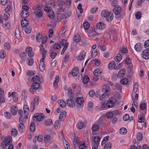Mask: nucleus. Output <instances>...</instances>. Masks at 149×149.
I'll list each match as a JSON object with an SVG mask.
<instances>
[{
  "label": "nucleus",
  "mask_w": 149,
  "mask_h": 149,
  "mask_svg": "<svg viewBox=\"0 0 149 149\" xmlns=\"http://www.w3.org/2000/svg\"><path fill=\"white\" fill-rule=\"evenodd\" d=\"M86 53L84 51H82L80 53V55L78 56L77 58L78 60H82L85 57Z\"/></svg>",
  "instance_id": "obj_16"
},
{
  "label": "nucleus",
  "mask_w": 149,
  "mask_h": 149,
  "mask_svg": "<svg viewBox=\"0 0 149 149\" xmlns=\"http://www.w3.org/2000/svg\"><path fill=\"white\" fill-rule=\"evenodd\" d=\"M58 104L62 108L65 107L66 106V102L62 100H58Z\"/></svg>",
  "instance_id": "obj_24"
},
{
  "label": "nucleus",
  "mask_w": 149,
  "mask_h": 149,
  "mask_svg": "<svg viewBox=\"0 0 149 149\" xmlns=\"http://www.w3.org/2000/svg\"><path fill=\"white\" fill-rule=\"evenodd\" d=\"M113 11L115 15L118 16L117 17L118 18L120 17V15L121 11V9L120 7L116 6L114 7Z\"/></svg>",
  "instance_id": "obj_5"
},
{
  "label": "nucleus",
  "mask_w": 149,
  "mask_h": 149,
  "mask_svg": "<svg viewBox=\"0 0 149 149\" xmlns=\"http://www.w3.org/2000/svg\"><path fill=\"white\" fill-rule=\"evenodd\" d=\"M44 117V115L42 113H36L34 115L33 119L35 120V119L38 121H40L42 120Z\"/></svg>",
  "instance_id": "obj_4"
},
{
  "label": "nucleus",
  "mask_w": 149,
  "mask_h": 149,
  "mask_svg": "<svg viewBox=\"0 0 149 149\" xmlns=\"http://www.w3.org/2000/svg\"><path fill=\"white\" fill-rule=\"evenodd\" d=\"M115 66V63L114 61H111L108 65V68L110 70L112 69Z\"/></svg>",
  "instance_id": "obj_21"
},
{
  "label": "nucleus",
  "mask_w": 149,
  "mask_h": 149,
  "mask_svg": "<svg viewBox=\"0 0 149 149\" xmlns=\"http://www.w3.org/2000/svg\"><path fill=\"white\" fill-rule=\"evenodd\" d=\"M119 132L121 134L124 135L127 133V130L125 128L122 127L120 129Z\"/></svg>",
  "instance_id": "obj_38"
},
{
  "label": "nucleus",
  "mask_w": 149,
  "mask_h": 149,
  "mask_svg": "<svg viewBox=\"0 0 149 149\" xmlns=\"http://www.w3.org/2000/svg\"><path fill=\"white\" fill-rule=\"evenodd\" d=\"M12 137L10 136H8L7 138L2 141L1 143V146L2 149H6V147L9 146L10 143L12 142Z\"/></svg>",
  "instance_id": "obj_2"
},
{
  "label": "nucleus",
  "mask_w": 149,
  "mask_h": 149,
  "mask_svg": "<svg viewBox=\"0 0 149 149\" xmlns=\"http://www.w3.org/2000/svg\"><path fill=\"white\" fill-rule=\"evenodd\" d=\"M39 69L40 71L43 72L45 69L44 63H40L39 65Z\"/></svg>",
  "instance_id": "obj_44"
},
{
  "label": "nucleus",
  "mask_w": 149,
  "mask_h": 149,
  "mask_svg": "<svg viewBox=\"0 0 149 149\" xmlns=\"http://www.w3.org/2000/svg\"><path fill=\"white\" fill-rule=\"evenodd\" d=\"M126 72V70L125 69H121L118 72V76L119 77L123 76L125 74Z\"/></svg>",
  "instance_id": "obj_25"
},
{
  "label": "nucleus",
  "mask_w": 149,
  "mask_h": 149,
  "mask_svg": "<svg viewBox=\"0 0 149 149\" xmlns=\"http://www.w3.org/2000/svg\"><path fill=\"white\" fill-rule=\"evenodd\" d=\"M31 31V28L29 26L26 27L24 29V31L26 33H30Z\"/></svg>",
  "instance_id": "obj_53"
},
{
  "label": "nucleus",
  "mask_w": 149,
  "mask_h": 149,
  "mask_svg": "<svg viewBox=\"0 0 149 149\" xmlns=\"http://www.w3.org/2000/svg\"><path fill=\"white\" fill-rule=\"evenodd\" d=\"M141 13L140 11H138L135 14V17L136 19H139L141 18Z\"/></svg>",
  "instance_id": "obj_54"
},
{
  "label": "nucleus",
  "mask_w": 149,
  "mask_h": 149,
  "mask_svg": "<svg viewBox=\"0 0 149 149\" xmlns=\"http://www.w3.org/2000/svg\"><path fill=\"white\" fill-rule=\"evenodd\" d=\"M35 129V125L33 123H31L30 126V130L31 132H34Z\"/></svg>",
  "instance_id": "obj_43"
},
{
  "label": "nucleus",
  "mask_w": 149,
  "mask_h": 149,
  "mask_svg": "<svg viewBox=\"0 0 149 149\" xmlns=\"http://www.w3.org/2000/svg\"><path fill=\"white\" fill-rule=\"evenodd\" d=\"M23 109L25 116L26 117V119H27V114L29 112V106L27 105H25L24 106Z\"/></svg>",
  "instance_id": "obj_12"
},
{
  "label": "nucleus",
  "mask_w": 149,
  "mask_h": 149,
  "mask_svg": "<svg viewBox=\"0 0 149 149\" xmlns=\"http://www.w3.org/2000/svg\"><path fill=\"white\" fill-rule=\"evenodd\" d=\"M100 138L98 136H96L94 138L93 141L97 145L99 143Z\"/></svg>",
  "instance_id": "obj_32"
},
{
  "label": "nucleus",
  "mask_w": 149,
  "mask_h": 149,
  "mask_svg": "<svg viewBox=\"0 0 149 149\" xmlns=\"http://www.w3.org/2000/svg\"><path fill=\"white\" fill-rule=\"evenodd\" d=\"M28 24V20L26 19H23L21 21V26L23 27H25L26 26H27Z\"/></svg>",
  "instance_id": "obj_14"
},
{
  "label": "nucleus",
  "mask_w": 149,
  "mask_h": 149,
  "mask_svg": "<svg viewBox=\"0 0 149 149\" xmlns=\"http://www.w3.org/2000/svg\"><path fill=\"white\" fill-rule=\"evenodd\" d=\"M11 134L12 136H16L17 134V130L15 128H13L11 131Z\"/></svg>",
  "instance_id": "obj_35"
},
{
  "label": "nucleus",
  "mask_w": 149,
  "mask_h": 149,
  "mask_svg": "<svg viewBox=\"0 0 149 149\" xmlns=\"http://www.w3.org/2000/svg\"><path fill=\"white\" fill-rule=\"evenodd\" d=\"M138 83L137 82H135L134 84V89L132 94V96H133V94L134 95L138 91Z\"/></svg>",
  "instance_id": "obj_26"
},
{
  "label": "nucleus",
  "mask_w": 149,
  "mask_h": 149,
  "mask_svg": "<svg viewBox=\"0 0 149 149\" xmlns=\"http://www.w3.org/2000/svg\"><path fill=\"white\" fill-rule=\"evenodd\" d=\"M18 109L15 106H13L11 108V112L13 115H15L17 112Z\"/></svg>",
  "instance_id": "obj_20"
},
{
  "label": "nucleus",
  "mask_w": 149,
  "mask_h": 149,
  "mask_svg": "<svg viewBox=\"0 0 149 149\" xmlns=\"http://www.w3.org/2000/svg\"><path fill=\"white\" fill-rule=\"evenodd\" d=\"M105 116L107 118L110 119L113 117L114 114L112 112L110 111L107 112L106 113Z\"/></svg>",
  "instance_id": "obj_29"
},
{
  "label": "nucleus",
  "mask_w": 149,
  "mask_h": 149,
  "mask_svg": "<svg viewBox=\"0 0 149 149\" xmlns=\"http://www.w3.org/2000/svg\"><path fill=\"white\" fill-rule=\"evenodd\" d=\"M6 55V52L4 50L1 51L0 53V57L2 59H4Z\"/></svg>",
  "instance_id": "obj_50"
},
{
  "label": "nucleus",
  "mask_w": 149,
  "mask_h": 149,
  "mask_svg": "<svg viewBox=\"0 0 149 149\" xmlns=\"http://www.w3.org/2000/svg\"><path fill=\"white\" fill-rule=\"evenodd\" d=\"M83 25L84 29L86 30L88 29L89 28L90 25L87 22H85L84 23Z\"/></svg>",
  "instance_id": "obj_45"
},
{
  "label": "nucleus",
  "mask_w": 149,
  "mask_h": 149,
  "mask_svg": "<svg viewBox=\"0 0 149 149\" xmlns=\"http://www.w3.org/2000/svg\"><path fill=\"white\" fill-rule=\"evenodd\" d=\"M42 38V36L41 34L38 33L36 36V40L38 42H40Z\"/></svg>",
  "instance_id": "obj_33"
},
{
  "label": "nucleus",
  "mask_w": 149,
  "mask_h": 149,
  "mask_svg": "<svg viewBox=\"0 0 149 149\" xmlns=\"http://www.w3.org/2000/svg\"><path fill=\"white\" fill-rule=\"evenodd\" d=\"M84 126V123L82 122H79L78 123L77 127L79 130H81L82 129Z\"/></svg>",
  "instance_id": "obj_49"
},
{
  "label": "nucleus",
  "mask_w": 149,
  "mask_h": 149,
  "mask_svg": "<svg viewBox=\"0 0 149 149\" xmlns=\"http://www.w3.org/2000/svg\"><path fill=\"white\" fill-rule=\"evenodd\" d=\"M142 47L141 45V44L139 43H137L134 46V49L135 50L138 52H140L141 51Z\"/></svg>",
  "instance_id": "obj_17"
},
{
  "label": "nucleus",
  "mask_w": 149,
  "mask_h": 149,
  "mask_svg": "<svg viewBox=\"0 0 149 149\" xmlns=\"http://www.w3.org/2000/svg\"><path fill=\"white\" fill-rule=\"evenodd\" d=\"M4 92L3 91L0 92V102L2 103L4 102L5 101V99L3 97V94Z\"/></svg>",
  "instance_id": "obj_39"
},
{
  "label": "nucleus",
  "mask_w": 149,
  "mask_h": 149,
  "mask_svg": "<svg viewBox=\"0 0 149 149\" xmlns=\"http://www.w3.org/2000/svg\"><path fill=\"white\" fill-rule=\"evenodd\" d=\"M53 136L50 134L45 135L44 137V140L45 143L49 141L52 138Z\"/></svg>",
  "instance_id": "obj_18"
},
{
  "label": "nucleus",
  "mask_w": 149,
  "mask_h": 149,
  "mask_svg": "<svg viewBox=\"0 0 149 149\" xmlns=\"http://www.w3.org/2000/svg\"><path fill=\"white\" fill-rule=\"evenodd\" d=\"M79 149H86L85 144L84 143L83 144H80L79 146Z\"/></svg>",
  "instance_id": "obj_64"
},
{
  "label": "nucleus",
  "mask_w": 149,
  "mask_h": 149,
  "mask_svg": "<svg viewBox=\"0 0 149 149\" xmlns=\"http://www.w3.org/2000/svg\"><path fill=\"white\" fill-rule=\"evenodd\" d=\"M29 15V12L26 10H22L21 13V16L23 18H26Z\"/></svg>",
  "instance_id": "obj_15"
},
{
  "label": "nucleus",
  "mask_w": 149,
  "mask_h": 149,
  "mask_svg": "<svg viewBox=\"0 0 149 149\" xmlns=\"http://www.w3.org/2000/svg\"><path fill=\"white\" fill-rule=\"evenodd\" d=\"M142 57L145 59L149 58V50L147 49L144 50L142 52Z\"/></svg>",
  "instance_id": "obj_7"
},
{
  "label": "nucleus",
  "mask_w": 149,
  "mask_h": 149,
  "mask_svg": "<svg viewBox=\"0 0 149 149\" xmlns=\"http://www.w3.org/2000/svg\"><path fill=\"white\" fill-rule=\"evenodd\" d=\"M9 14L8 12L6 13L4 15L3 19L6 21L8 20Z\"/></svg>",
  "instance_id": "obj_59"
},
{
  "label": "nucleus",
  "mask_w": 149,
  "mask_h": 149,
  "mask_svg": "<svg viewBox=\"0 0 149 149\" xmlns=\"http://www.w3.org/2000/svg\"><path fill=\"white\" fill-rule=\"evenodd\" d=\"M89 78L87 76H84L82 79V81L84 84H87L89 81Z\"/></svg>",
  "instance_id": "obj_40"
},
{
  "label": "nucleus",
  "mask_w": 149,
  "mask_h": 149,
  "mask_svg": "<svg viewBox=\"0 0 149 149\" xmlns=\"http://www.w3.org/2000/svg\"><path fill=\"white\" fill-rule=\"evenodd\" d=\"M34 13L35 15V16L36 17H41L42 15V11L41 10Z\"/></svg>",
  "instance_id": "obj_46"
},
{
  "label": "nucleus",
  "mask_w": 149,
  "mask_h": 149,
  "mask_svg": "<svg viewBox=\"0 0 149 149\" xmlns=\"http://www.w3.org/2000/svg\"><path fill=\"white\" fill-rule=\"evenodd\" d=\"M10 47V44L8 42L5 43L4 45V48L6 50H8L9 49Z\"/></svg>",
  "instance_id": "obj_58"
},
{
  "label": "nucleus",
  "mask_w": 149,
  "mask_h": 149,
  "mask_svg": "<svg viewBox=\"0 0 149 149\" xmlns=\"http://www.w3.org/2000/svg\"><path fill=\"white\" fill-rule=\"evenodd\" d=\"M28 62L27 63L29 65L31 66L32 65L33 63V59L32 58H30L29 59H28Z\"/></svg>",
  "instance_id": "obj_62"
},
{
  "label": "nucleus",
  "mask_w": 149,
  "mask_h": 149,
  "mask_svg": "<svg viewBox=\"0 0 149 149\" xmlns=\"http://www.w3.org/2000/svg\"><path fill=\"white\" fill-rule=\"evenodd\" d=\"M115 103L114 102L111 100H109L106 103L107 107L109 108L113 107Z\"/></svg>",
  "instance_id": "obj_19"
},
{
  "label": "nucleus",
  "mask_w": 149,
  "mask_h": 149,
  "mask_svg": "<svg viewBox=\"0 0 149 149\" xmlns=\"http://www.w3.org/2000/svg\"><path fill=\"white\" fill-rule=\"evenodd\" d=\"M67 105L70 107H73L75 106V103L73 99H68L66 101Z\"/></svg>",
  "instance_id": "obj_8"
},
{
  "label": "nucleus",
  "mask_w": 149,
  "mask_h": 149,
  "mask_svg": "<svg viewBox=\"0 0 149 149\" xmlns=\"http://www.w3.org/2000/svg\"><path fill=\"white\" fill-rule=\"evenodd\" d=\"M40 78L38 76L36 75L34 76L32 79L31 81L33 82L34 83L35 82H38L40 81Z\"/></svg>",
  "instance_id": "obj_22"
},
{
  "label": "nucleus",
  "mask_w": 149,
  "mask_h": 149,
  "mask_svg": "<svg viewBox=\"0 0 149 149\" xmlns=\"http://www.w3.org/2000/svg\"><path fill=\"white\" fill-rule=\"evenodd\" d=\"M15 35L17 38H18L20 36V33L19 29H16L15 31Z\"/></svg>",
  "instance_id": "obj_42"
},
{
  "label": "nucleus",
  "mask_w": 149,
  "mask_h": 149,
  "mask_svg": "<svg viewBox=\"0 0 149 149\" xmlns=\"http://www.w3.org/2000/svg\"><path fill=\"white\" fill-rule=\"evenodd\" d=\"M101 15L103 17H105L106 20L108 22H111L113 19V15H110V12L107 10H102Z\"/></svg>",
  "instance_id": "obj_1"
},
{
  "label": "nucleus",
  "mask_w": 149,
  "mask_h": 149,
  "mask_svg": "<svg viewBox=\"0 0 149 149\" xmlns=\"http://www.w3.org/2000/svg\"><path fill=\"white\" fill-rule=\"evenodd\" d=\"M39 100L38 97H36L34 99V100L33 101L31 102V104L33 105V109L32 111H31V112H32L34 110L35 105V104H38V101Z\"/></svg>",
  "instance_id": "obj_11"
},
{
  "label": "nucleus",
  "mask_w": 149,
  "mask_h": 149,
  "mask_svg": "<svg viewBox=\"0 0 149 149\" xmlns=\"http://www.w3.org/2000/svg\"><path fill=\"white\" fill-rule=\"evenodd\" d=\"M40 86V84L38 82L34 83V84L32 85L31 87L29 89L30 92L33 93L36 92V90L39 88Z\"/></svg>",
  "instance_id": "obj_3"
},
{
  "label": "nucleus",
  "mask_w": 149,
  "mask_h": 149,
  "mask_svg": "<svg viewBox=\"0 0 149 149\" xmlns=\"http://www.w3.org/2000/svg\"><path fill=\"white\" fill-rule=\"evenodd\" d=\"M93 73L95 76H99L101 74L102 72L100 71L99 69L97 68L95 69Z\"/></svg>",
  "instance_id": "obj_36"
},
{
  "label": "nucleus",
  "mask_w": 149,
  "mask_h": 149,
  "mask_svg": "<svg viewBox=\"0 0 149 149\" xmlns=\"http://www.w3.org/2000/svg\"><path fill=\"white\" fill-rule=\"evenodd\" d=\"M144 46L146 49L149 50V40L145 42Z\"/></svg>",
  "instance_id": "obj_56"
},
{
  "label": "nucleus",
  "mask_w": 149,
  "mask_h": 149,
  "mask_svg": "<svg viewBox=\"0 0 149 149\" xmlns=\"http://www.w3.org/2000/svg\"><path fill=\"white\" fill-rule=\"evenodd\" d=\"M68 17V15L67 13H64L62 15L61 18L60 19V21L62 22H64V23L65 22V20L66 18Z\"/></svg>",
  "instance_id": "obj_31"
},
{
  "label": "nucleus",
  "mask_w": 149,
  "mask_h": 149,
  "mask_svg": "<svg viewBox=\"0 0 149 149\" xmlns=\"http://www.w3.org/2000/svg\"><path fill=\"white\" fill-rule=\"evenodd\" d=\"M115 86L120 91H121L122 88L120 84L117 83L116 84H115Z\"/></svg>",
  "instance_id": "obj_57"
},
{
  "label": "nucleus",
  "mask_w": 149,
  "mask_h": 149,
  "mask_svg": "<svg viewBox=\"0 0 149 149\" xmlns=\"http://www.w3.org/2000/svg\"><path fill=\"white\" fill-rule=\"evenodd\" d=\"M45 125L47 126H49L52 123V121L51 119H49L46 120L45 122Z\"/></svg>",
  "instance_id": "obj_48"
},
{
  "label": "nucleus",
  "mask_w": 149,
  "mask_h": 149,
  "mask_svg": "<svg viewBox=\"0 0 149 149\" xmlns=\"http://www.w3.org/2000/svg\"><path fill=\"white\" fill-rule=\"evenodd\" d=\"M41 6L39 4L38 5L36 6L33 7L32 8V9L34 10L33 13L39 11L41 10Z\"/></svg>",
  "instance_id": "obj_27"
},
{
  "label": "nucleus",
  "mask_w": 149,
  "mask_h": 149,
  "mask_svg": "<svg viewBox=\"0 0 149 149\" xmlns=\"http://www.w3.org/2000/svg\"><path fill=\"white\" fill-rule=\"evenodd\" d=\"M68 43H66L65 44V45L63 47V48L62 52H61V54H64L65 51L66 49L68 46Z\"/></svg>",
  "instance_id": "obj_60"
},
{
  "label": "nucleus",
  "mask_w": 149,
  "mask_h": 149,
  "mask_svg": "<svg viewBox=\"0 0 149 149\" xmlns=\"http://www.w3.org/2000/svg\"><path fill=\"white\" fill-rule=\"evenodd\" d=\"M106 27L105 24L103 22H100L96 24V27L97 29L102 30L104 29Z\"/></svg>",
  "instance_id": "obj_10"
},
{
  "label": "nucleus",
  "mask_w": 149,
  "mask_h": 149,
  "mask_svg": "<svg viewBox=\"0 0 149 149\" xmlns=\"http://www.w3.org/2000/svg\"><path fill=\"white\" fill-rule=\"evenodd\" d=\"M81 39V37L79 35L77 34L75 35L74 36V41L76 43H78L80 41Z\"/></svg>",
  "instance_id": "obj_30"
},
{
  "label": "nucleus",
  "mask_w": 149,
  "mask_h": 149,
  "mask_svg": "<svg viewBox=\"0 0 149 149\" xmlns=\"http://www.w3.org/2000/svg\"><path fill=\"white\" fill-rule=\"evenodd\" d=\"M122 57L121 54L118 53L117 54L115 60L116 62H119L122 60Z\"/></svg>",
  "instance_id": "obj_37"
},
{
  "label": "nucleus",
  "mask_w": 149,
  "mask_h": 149,
  "mask_svg": "<svg viewBox=\"0 0 149 149\" xmlns=\"http://www.w3.org/2000/svg\"><path fill=\"white\" fill-rule=\"evenodd\" d=\"M19 55L21 58L23 60L24 59L25 57L26 56V54L24 52H21L20 53Z\"/></svg>",
  "instance_id": "obj_61"
},
{
  "label": "nucleus",
  "mask_w": 149,
  "mask_h": 149,
  "mask_svg": "<svg viewBox=\"0 0 149 149\" xmlns=\"http://www.w3.org/2000/svg\"><path fill=\"white\" fill-rule=\"evenodd\" d=\"M121 84L123 85L127 84L128 82V81L127 79L124 78L122 79L120 81Z\"/></svg>",
  "instance_id": "obj_51"
},
{
  "label": "nucleus",
  "mask_w": 149,
  "mask_h": 149,
  "mask_svg": "<svg viewBox=\"0 0 149 149\" xmlns=\"http://www.w3.org/2000/svg\"><path fill=\"white\" fill-rule=\"evenodd\" d=\"M112 144L111 143L109 142L106 144L104 147V149H110L111 147Z\"/></svg>",
  "instance_id": "obj_52"
},
{
  "label": "nucleus",
  "mask_w": 149,
  "mask_h": 149,
  "mask_svg": "<svg viewBox=\"0 0 149 149\" xmlns=\"http://www.w3.org/2000/svg\"><path fill=\"white\" fill-rule=\"evenodd\" d=\"M52 10V7H49L47 6H46L44 8L45 11L47 12H49Z\"/></svg>",
  "instance_id": "obj_63"
},
{
  "label": "nucleus",
  "mask_w": 149,
  "mask_h": 149,
  "mask_svg": "<svg viewBox=\"0 0 149 149\" xmlns=\"http://www.w3.org/2000/svg\"><path fill=\"white\" fill-rule=\"evenodd\" d=\"M79 72V70L78 68L77 67H75L72 69V70L71 74L72 75L73 77H74L76 76L77 75Z\"/></svg>",
  "instance_id": "obj_9"
},
{
  "label": "nucleus",
  "mask_w": 149,
  "mask_h": 149,
  "mask_svg": "<svg viewBox=\"0 0 149 149\" xmlns=\"http://www.w3.org/2000/svg\"><path fill=\"white\" fill-rule=\"evenodd\" d=\"M66 115V112L65 111H63L61 112L59 116V119L61 121L64 120L63 118H65Z\"/></svg>",
  "instance_id": "obj_23"
},
{
  "label": "nucleus",
  "mask_w": 149,
  "mask_h": 149,
  "mask_svg": "<svg viewBox=\"0 0 149 149\" xmlns=\"http://www.w3.org/2000/svg\"><path fill=\"white\" fill-rule=\"evenodd\" d=\"M110 89V87L108 84H105L102 86V91L104 92V94L107 96L109 95L108 92Z\"/></svg>",
  "instance_id": "obj_6"
},
{
  "label": "nucleus",
  "mask_w": 149,
  "mask_h": 149,
  "mask_svg": "<svg viewBox=\"0 0 149 149\" xmlns=\"http://www.w3.org/2000/svg\"><path fill=\"white\" fill-rule=\"evenodd\" d=\"M53 47L54 49H58L60 48L61 47L60 44H59L56 43L54 44Z\"/></svg>",
  "instance_id": "obj_55"
},
{
  "label": "nucleus",
  "mask_w": 149,
  "mask_h": 149,
  "mask_svg": "<svg viewBox=\"0 0 149 149\" xmlns=\"http://www.w3.org/2000/svg\"><path fill=\"white\" fill-rule=\"evenodd\" d=\"M18 130L20 133H23L25 130V127L23 123H20L18 125Z\"/></svg>",
  "instance_id": "obj_13"
},
{
  "label": "nucleus",
  "mask_w": 149,
  "mask_h": 149,
  "mask_svg": "<svg viewBox=\"0 0 149 149\" xmlns=\"http://www.w3.org/2000/svg\"><path fill=\"white\" fill-rule=\"evenodd\" d=\"M99 129V126L97 124H94L92 126V130L93 131H96Z\"/></svg>",
  "instance_id": "obj_47"
},
{
  "label": "nucleus",
  "mask_w": 149,
  "mask_h": 149,
  "mask_svg": "<svg viewBox=\"0 0 149 149\" xmlns=\"http://www.w3.org/2000/svg\"><path fill=\"white\" fill-rule=\"evenodd\" d=\"M146 108V105L145 102L141 104L140 105L139 108L141 110H143Z\"/></svg>",
  "instance_id": "obj_41"
},
{
  "label": "nucleus",
  "mask_w": 149,
  "mask_h": 149,
  "mask_svg": "<svg viewBox=\"0 0 149 149\" xmlns=\"http://www.w3.org/2000/svg\"><path fill=\"white\" fill-rule=\"evenodd\" d=\"M143 138V134L141 132H139L137 133L136 138L138 141H141L142 140Z\"/></svg>",
  "instance_id": "obj_34"
},
{
  "label": "nucleus",
  "mask_w": 149,
  "mask_h": 149,
  "mask_svg": "<svg viewBox=\"0 0 149 149\" xmlns=\"http://www.w3.org/2000/svg\"><path fill=\"white\" fill-rule=\"evenodd\" d=\"M83 100L82 97H78L76 99V102L78 104L81 105L84 102V101Z\"/></svg>",
  "instance_id": "obj_28"
}]
</instances>
